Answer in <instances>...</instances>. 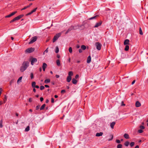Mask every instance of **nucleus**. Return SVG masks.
<instances>
[{
  "label": "nucleus",
  "mask_w": 148,
  "mask_h": 148,
  "mask_svg": "<svg viewBox=\"0 0 148 148\" xmlns=\"http://www.w3.org/2000/svg\"><path fill=\"white\" fill-rule=\"evenodd\" d=\"M29 62L28 61H25L24 62L20 69V71L23 72L29 66Z\"/></svg>",
  "instance_id": "1"
},
{
  "label": "nucleus",
  "mask_w": 148,
  "mask_h": 148,
  "mask_svg": "<svg viewBox=\"0 0 148 148\" xmlns=\"http://www.w3.org/2000/svg\"><path fill=\"white\" fill-rule=\"evenodd\" d=\"M61 33H59L56 34L53 37V42H55L57 40L58 38L61 36Z\"/></svg>",
  "instance_id": "2"
},
{
  "label": "nucleus",
  "mask_w": 148,
  "mask_h": 148,
  "mask_svg": "<svg viewBox=\"0 0 148 148\" xmlns=\"http://www.w3.org/2000/svg\"><path fill=\"white\" fill-rule=\"evenodd\" d=\"M37 39V37L36 36H35L32 37L29 43V44H30L33 43L35 42Z\"/></svg>",
  "instance_id": "3"
},
{
  "label": "nucleus",
  "mask_w": 148,
  "mask_h": 148,
  "mask_svg": "<svg viewBox=\"0 0 148 148\" xmlns=\"http://www.w3.org/2000/svg\"><path fill=\"white\" fill-rule=\"evenodd\" d=\"M95 45L97 49L98 50H100L101 48V45L99 42H96L95 43Z\"/></svg>",
  "instance_id": "4"
},
{
  "label": "nucleus",
  "mask_w": 148,
  "mask_h": 148,
  "mask_svg": "<svg viewBox=\"0 0 148 148\" xmlns=\"http://www.w3.org/2000/svg\"><path fill=\"white\" fill-rule=\"evenodd\" d=\"M34 50V49L33 48H29L27 49L25 51V52L30 53L33 52Z\"/></svg>",
  "instance_id": "5"
},
{
  "label": "nucleus",
  "mask_w": 148,
  "mask_h": 148,
  "mask_svg": "<svg viewBox=\"0 0 148 148\" xmlns=\"http://www.w3.org/2000/svg\"><path fill=\"white\" fill-rule=\"evenodd\" d=\"M76 29V28H74V27H73V26H72L68 29V30L65 33V34H67L69 32L72 30H75Z\"/></svg>",
  "instance_id": "6"
},
{
  "label": "nucleus",
  "mask_w": 148,
  "mask_h": 148,
  "mask_svg": "<svg viewBox=\"0 0 148 148\" xmlns=\"http://www.w3.org/2000/svg\"><path fill=\"white\" fill-rule=\"evenodd\" d=\"M37 61V60L36 58H32L31 61V64L32 65H33L34 64V63L36 62Z\"/></svg>",
  "instance_id": "7"
},
{
  "label": "nucleus",
  "mask_w": 148,
  "mask_h": 148,
  "mask_svg": "<svg viewBox=\"0 0 148 148\" xmlns=\"http://www.w3.org/2000/svg\"><path fill=\"white\" fill-rule=\"evenodd\" d=\"M17 11H15L12 12L10 14L5 16V18H9L14 15L17 13Z\"/></svg>",
  "instance_id": "8"
},
{
  "label": "nucleus",
  "mask_w": 148,
  "mask_h": 148,
  "mask_svg": "<svg viewBox=\"0 0 148 148\" xmlns=\"http://www.w3.org/2000/svg\"><path fill=\"white\" fill-rule=\"evenodd\" d=\"M102 22L101 21H100L99 22L97 23L94 26V27H97L100 26L101 25Z\"/></svg>",
  "instance_id": "9"
},
{
  "label": "nucleus",
  "mask_w": 148,
  "mask_h": 148,
  "mask_svg": "<svg viewBox=\"0 0 148 148\" xmlns=\"http://www.w3.org/2000/svg\"><path fill=\"white\" fill-rule=\"evenodd\" d=\"M136 107H138L140 106L141 104L138 101H137L136 103Z\"/></svg>",
  "instance_id": "10"
},
{
  "label": "nucleus",
  "mask_w": 148,
  "mask_h": 148,
  "mask_svg": "<svg viewBox=\"0 0 148 148\" xmlns=\"http://www.w3.org/2000/svg\"><path fill=\"white\" fill-rule=\"evenodd\" d=\"M71 79V77L70 76H68L66 78V81L67 82H70Z\"/></svg>",
  "instance_id": "11"
},
{
  "label": "nucleus",
  "mask_w": 148,
  "mask_h": 148,
  "mask_svg": "<svg viewBox=\"0 0 148 148\" xmlns=\"http://www.w3.org/2000/svg\"><path fill=\"white\" fill-rule=\"evenodd\" d=\"M129 40L128 39H126L125 40L124 44L125 45H127L129 44Z\"/></svg>",
  "instance_id": "12"
},
{
  "label": "nucleus",
  "mask_w": 148,
  "mask_h": 148,
  "mask_svg": "<svg viewBox=\"0 0 148 148\" xmlns=\"http://www.w3.org/2000/svg\"><path fill=\"white\" fill-rule=\"evenodd\" d=\"M115 124V123L114 122H113L112 123H111L110 124V126L111 127L112 129H113L114 126Z\"/></svg>",
  "instance_id": "13"
},
{
  "label": "nucleus",
  "mask_w": 148,
  "mask_h": 148,
  "mask_svg": "<svg viewBox=\"0 0 148 148\" xmlns=\"http://www.w3.org/2000/svg\"><path fill=\"white\" fill-rule=\"evenodd\" d=\"M91 58L90 56H89L87 58V62L88 63H90L91 62Z\"/></svg>",
  "instance_id": "14"
},
{
  "label": "nucleus",
  "mask_w": 148,
  "mask_h": 148,
  "mask_svg": "<svg viewBox=\"0 0 148 148\" xmlns=\"http://www.w3.org/2000/svg\"><path fill=\"white\" fill-rule=\"evenodd\" d=\"M103 133L102 132L100 133H97L96 134V136H99L102 135Z\"/></svg>",
  "instance_id": "15"
},
{
  "label": "nucleus",
  "mask_w": 148,
  "mask_h": 148,
  "mask_svg": "<svg viewBox=\"0 0 148 148\" xmlns=\"http://www.w3.org/2000/svg\"><path fill=\"white\" fill-rule=\"evenodd\" d=\"M32 4V3L30 4L28 6H25V7H24L23 8V9H21V10H25V9H26V8L29 7H30V6H31Z\"/></svg>",
  "instance_id": "16"
},
{
  "label": "nucleus",
  "mask_w": 148,
  "mask_h": 148,
  "mask_svg": "<svg viewBox=\"0 0 148 148\" xmlns=\"http://www.w3.org/2000/svg\"><path fill=\"white\" fill-rule=\"evenodd\" d=\"M124 137L126 139H129V135L126 133L124 134Z\"/></svg>",
  "instance_id": "17"
},
{
  "label": "nucleus",
  "mask_w": 148,
  "mask_h": 148,
  "mask_svg": "<svg viewBox=\"0 0 148 148\" xmlns=\"http://www.w3.org/2000/svg\"><path fill=\"white\" fill-rule=\"evenodd\" d=\"M72 82L73 84H75L77 83V81L75 78H73L72 80Z\"/></svg>",
  "instance_id": "18"
},
{
  "label": "nucleus",
  "mask_w": 148,
  "mask_h": 148,
  "mask_svg": "<svg viewBox=\"0 0 148 148\" xmlns=\"http://www.w3.org/2000/svg\"><path fill=\"white\" fill-rule=\"evenodd\" d=\"M45 106L46 105L45 104H43L40 108V110H43L44 109Z\"/></svg>",
  "instance_id": "19"
},
{
  "label": "nucleus",
  "mask_w": 148,
  "mask_h": 148,
  "mask_svg": "<svg viewBox=\"0 0 148 148\" xmlns=\"http://www.w3.org/2000/svg\"><path fill=\"white\" fill-rule=\"evenodd\" d=\"M99 16L98 15H96L94 16H93V17H91L89 18V20H92L94 19H95L96 18L98 17Z\"/></svg>",
  "instance_id": "20"
},
{
  "label": "nucleus",
  "mask_w": 148,
  "mask_h": 148,
  "mask_svg": "<svg viewBox=\"0 0 148 148\" xmlns=\"http://www.w3.org/2000/svg\"><path fill=\"white\" fill-rule=\"evenodd\" d=\"M36 82H33L32 83V86L33 88H35L36 85Z\"/></svg>",
  "instance_id": "21"
},
{
  "label": "nucleus",
  "mask_w": 148,
  "mask_h": 148,
  "mask_svg": "<svg viewBox=\"0 0 148 148\" xmlns=\"http://www.w3.org/2000/svg\"><path fill=\"white\" fill-rule=\"evenodd\" d=\"M50 82V80L49 79H46L45 81V84H47L48 83H49Z\"/></svg>",
  "instance_id": "22"
},
{
  "label": "nucleus",
  "mask_w": 148,
  "mask_h": 148,
  "mask_svg": "<svg viewBox=\"0 0 148 148\" xmlns=\"http://www.w3.org/2000/svg\"><path fill=\"white\" fill-rule=\"evenodd\" d=\"M129 49V46L127 45H126L125 48V50L126 51H128Z\"/></svg>",
  "instance_id": "23"
},
{
  "label": "nucleus",
  "mask_w": 148,
  "mask_h": 148,
  "mask_svg": "<svg viewBox=\"0 0 148 148\" xmlns=\"http://www.w3.org/2000/svg\"><path fill=\"white\" fill-rule=\"evenodd\" d=\"M130 144V143L128 141H126L124 143V145L126 147L128 146Z\"/></svg>",
  "instance_id": "24"
},
{
  "label": "nucleus",
  "mask_w": 148,
  "mask_h": 148,
  "mask_svg": "<svg viewBox=\"0 0 148 148\" xmlns=\"http://www.w3.org/2000/svg\"><path fill=\"white\" fill-rule=\"evenodd\" d=\"M56 64L58 66H59L60 65V62L59 60L58 59L56 60Z\"/></svg>",
  "instance_id": "25"
},
{
  "label": "nucleus",
  "mask_w": 148,
  "mask_h": 148,
  "mask_svg": "<svg viewBox=\"0 0 148 148\" xmlns=\"http://www.w3.org/2000/svg\"><path fill=\"white\" fill-rule=\"evenodd\" d=\"M69 75L68 76H70V77H71V76H72L73 75V72L72 71H70L69 73L68 74Z\"/></svg>",
  "instance_id": "26"
},
{
  "label": "nucleus",
  "mask_w": 148,
  "mask_h": 148,
  "mask_svg": "<svg viewBox=\"0 0 148 148\" xmlns=\"http://www.w3.org/2000/svg\"><path fill=\"white\" fill-rule=\"evenodd\" d=\"M22 77H21L18 78V80H17V83L18 84L19 82H21V80H22Z\"/></svg>",
  "instance_id": "27"
},
{
  "label": "nucleus",
  "mask_w": 148,
  "mask_h": 148,
  "mask_svg": "<svg viewBox=\"0 0 148 148\" xmlns=\"http://www.w3.org/2000/svg\"><path fill=\"white\" fill-rule=\"evenodd\" d=\"M81 49H82L83 50H85L86 48V46L84 45H82L81 46Z\"/></svg>",
  "instance_id": "28"
},
{
  "label": "nucleus",
  "mask_w": 148,
  "mask_h": 148,
  "mask_svg": "<svg viewBox=\"0 0 148 148\" xmlns=\"http://www.w3.org/2000/svg\"><path fill=\"white\" fill-rule=\"evenodd\" d=\"M59 49L58 46L56 47L55 50V52L56 53H57L59 52Z\"/></svg>",
  "instance_id": "29"
},
{
  "label": "nucleus",
  "mask_w": 148,
  "mask_h": 148,
  "mask_svg": "<svg viewBox=\"0 0 148 148\" xmlns=\"http://www.w3.org/2000/svg\"><path fill=\"white\" fill-rule=\"evenodd\" d=\"M14 21H16L18 20L19 19H20V18L18 17V16H17L15 18H13Z\"/></svg>",
  "instance_id": "30"
},
{
  "label": "nucleus",
  "mask_w": 148,
  "mask_h": 148,
  "mask_svg": "<svg viewBox=\"0 0 148 148\" xmlns=\"http://www.w3.org/2000/svg\"><path fill=\"white\" fill-rule=\"evenodd\" d=\"M47 64L45 63H43L42 65V68H46L47 67Z\"/></svg>",
  "instance_id": "31"
},
{
  "label": "nucleus",
  "mask_w": 148,
  "mask_h": 148,
  "mask_svg": "<svg viewBox=\"0 0 148 148\" xmlns=\"http://www.w3.org/2000/svg\"><path fill=\"white\" fill-rule=\"evenodd\" d=\"M29 130V126H28L25 129V131L26 132H28Z\"/></svg>",
  "instance_id": "32"
},
{
  "label": "nucleus",
  "mask_w": 148,
  "mask_h": 148,
  "mask_svg": "<svg viewBox=\"0 0 148 148\" xmlns=\"http://www.w3.org/2000/svg\"><path fill=\"white\" fill-rule=\"evenodd\" d=\"M139 34L140 35H143V33L142 30V29L140 27L139 29Z\"/></svg>",
  "instance_id": "33"
},
{
  "label": "nucleus",
  "mask_w": 148,
  "mask_h": 148,
  "mask_svg": "<svg viewBox=\"0 0 148 148\" xmlns=\"http://www.w3.org/2000/svg\"><path fill=\"white\" fill-rule=\"evenodd\" d=\"M122 147V145L121 144H119L117 146V148H121Z\"/></svg>",
  "instance_id": "34"
},
{
  "label": "nucleus",
  "mask_w": 148,
  "mask_h": 148,
  "mask_svg": "<svg viewBox=\"0 0 148 148\" xmlns=\"http://www.w3.org/2000/svg\"><path fill=\"white\" fill-rule=\"evenodd\" d=\"M6 100H7V97H6V95H4V99H3V100L4 101V103H5Z\"/></svg>",
  "instance_id": "35"
},
{
  "label": "nucleus",
  "mask_w": 148,
  "mask_h": 148,
  "mask_svg": "<svg viewBox=\"0 0 148 148\" xmlns=\"http://www.w3.org/2000/svg\"><path fill=\"white\" fill-rule=\"evenodd\" d=\"M69 52L70 53H72V48H71V47H70L69 48Z\"/></svg>",
  "instance_id": "36"
},
{
  "label": "nucleus",
  "mask_w": 148,
  "mask_h": 148,
  "mask_svg": "<svg viewBox=\"0 0 148 148\" xmlns=\"http://www.w3.org/2000/svg\"><path fill=\"white\" fill-rule=\"evenodd\" d=\"M30 77H31V79H32L33 78H34V74H33V73H31L30 74Z\"/></svg>",
  "instance_id": "37"
},
{
  "label": "nucleus",
  "mask_w": 148,
  "mask_h": 148,
  "mask_svg": "<svg viewBox=\"0 0 148 148\" xmlns=\"http://www.w3.org/2000/svg\"><path fill=\"white\" fill-rule=\"evenodd\" d=\"M3 127L2 122V121H0V127L2 128Z\"/></svg>",
  "instance_id": "38"
},
{
  "label": "nucleus",
  "mask_w": 148,
  "mask_h": 148,
  "mask_svg": "<svg viewBox=\"0 0 148 148\" xmlns=\"http://www.w3.org/2000/svg\"><path fill=\"white\" fill-rule=\"evenodd\" d=\"M134 144H135V143L134 142H131V143H130V146L132 147H133L134 145Z\"/></svg>",
  "instance_id": "39"
},
{
  "label": "nucleus",
  "mask_w": 148,
  "mask_h": 148,
  "mask_svg": "<svg viewBox=\"0 0 148 148\" xmlns=\"http://www.w3.org/2000/svg\"><path fill=\"white\" fill-rule=\"evenodd\" d=\"M140 128L141 129H144L145 128V127L143 126V125H140Z\"/></svg>",
  "instance_id": "40"
},
{
  "label": "nucleus",
  "mask_w": 148,
  "mask_h": 148,
  "mask_svg": "<svg viewBox=\"0 0 148 148\" xmlns=\"http://www.w3.org/2000/svg\"><path fill=\"white\" fill-rule=\"evenodd\" d=\"M138 132L139 133H142L143 132V131L142 130V129H140L138 130Z\"/></svg>",
  "instance_id": "41"
},
{
  "label": "nucleus",
  "mask_w": 148,
  "mask_h": 148,
  "mask_svg": "<svg viewBox=\"0 0 148 148\" xmlns=\"http://www.w3.org/2000/svg\"><path fill=\"white\" fill-rule=\"evenodd\" d=\"M37 8H35L34 9H33V10H32V13H33V12H35L36 10H37Z\"/></svg>",
  "instance_id": "42"
},
{
  "label": "nucleus",
  "mask_w": 148,
  "mask_h": 148,
  "mask_svg": "<svg viewBox=\"0 0 148 148\" xmlns=\"http://www.w3.org/2000/svg\"><path fill=\"white\" fill-rule=\"evenodd\" d=\"M40 88L41 90H42L45 88V87L43 86H41L40 87Z\"/></svg>",
  "instance_id": "43"
},
{
  "label": "nucleus",
  "mask_w": 148,
  "mask_h": 148,
  "mask_svg": "<svg viewBox=\"0 0 148 148\" xmlns=\"http://www.w3.org/2000/svg\"><path fill=\"white\" fill-rule=\"evenodd\" d=\"M116 142L118 143H121V141L119 140H116Z\"/></svg>",
  "instance_id": "44"
},
{
  "label": "nucleus",
  "mask_w": 148,
  "mask_h": 148,
  "mask_svg": "<svg viewBox=\"0 0 148 148\" xmlns=\"http://www.w3.org/2000/svg\"><path fill=\"white\" fill-rule=\"evenodd\" d=\"M51 102L52 103H53L54 102V99L53 98H51Z\"/></svg>",
  "instance_id": "45"
},
{
  "label": "nucleus",
  "mask_w": 148,
  "mask_h": 148,
  "mask_svg": "<svg viewBox=\"0 0 148 148\" xmlns=\"http://www.w3.org/2000/svg\"><path fill=\"white\" fill-rule=\"evenodd\" d=\"M40 106H36V110H38L39 108V107H40Z\"/></svg>",
  "instance_id": "46"
},
{
  "label": "nucleus",
  "mask_w": 148,
  "mask_h": 148,
  "mask_svg": "<svg viewBox=\"0 0 148 148\" xmlns=\"http://www.w3.org/2000/svg\"><path fill=\"white\" fill-rule=\"evenodd\" d=\"M32 12L31 11V12H30L29 13L26 14V16L29 15H30L32 14Z\"/></svg>",
  "instance_id": "47"
},
{
  "label": "nucleus",
  "mask_w": 148,
  "mask_h": 148,
  "mask_svg": "<svg viewBox=\"0 0 148 148\" xmlns=\"http://www.w3.org/2000/svg\"><path fill=\"white\" fill-rule=\"evenodd\" d=\"M48 47L45 50V51H44V52H45V53H47L48 52Z\"/></svg>",
  "instance_id": "48"
},
{
  "label": "nucleus",
  "mask_w": 148,
  "mask_h": 148,
  "mask_svg": "<svg viewBox=\"0 0 148 148\" xmlns=\"http://www.w3.org/2000/svg\"><path fill=\"white\" fill-rule=\"evenodd\" d=\"M111 139H109L108 141L111 140L113 139V135H111Z\"/></svg>",
  "instance_id": "49"
},
{
  "label": "nucleus",
  "mask_w": 148,
  "mask_h": 148,
  "mask_svg": "<svg viewBox=\"0 0 148 148\" xmlns=\"http://www.w3.org/2000/svg\"><path fill=\"white\" fill-rule=\"evenodd\" d=\"M20 18V19L21 18H22L23 16V15H21L18 16Z\"/></svg>",
  "instance_id": "50"
},
{
  "label": "nucleus",
  "mask_w": 148,
  "mask_h": 148,
  "mask_svg": "<svg viewBox=\"0 0 148 148\" xmlns=\"http://www.w3.org/2000/svg\"><path fill=\"white\" fill-rule=\"evenodd\" d=\"M121 106H125V104H124L123 103V101H122V102H121Z\"/></svg>",
  "instance_id": "51"
},
{
  "label": "nucleus",
  "mask_w": 148,
  "mask_h": 148,
  "mask_svg": "<svg viewBox=\"0 0 148 148\" xmlns=\"http://www.w3.org/2000/svg\"><path fill=\"white\" fill-rule=\"evenodd\" d=\"M79 75H76L75 76V79H77L79 77Z\"/></svg>",
  "instance_id": "52"
},
{
  "label": "nucleus",
  "mask_w": 148,
  "mask_h": 148,
  "mask_svg": "<svg viewBox=\"0 0 148 148\" xmlns=\"http://www.w3.org/2000/svg\"><path fill=\"white\" fill-rule=\"evenodd\" d=\"M40 101H42L43 100V97H41L40 98Z\"/></svg>",
  "instance_id": "53"
},
{
  "label": "nucleus",
  "mask_w": 148,
  "mask_h": 148,
  "mask_svg": "<svg viewBox=\"0 0 148 148\" xmlns=\"http://www.w3.org/2000/svg\"><path fill=\"white\" fill-rule=\"evenodd\" d=\"M79 52L80 53H81L82 52V50L81 49H79Z\"/></svg>",
  "instance_id": "54"
},
{
  "label": "nucleus",
  "mask_w": 148,
  "mask_h": 148,
  "mask_svg": "<svg viewBox=\"0 0 148 148\" xmlns=\"http://www.w3.org/2000/svg\"><path fill=\"white\" fill-rule=\"evenodd\" d=\"M135 80H133V81L132 82V85H133L135 83Z\"/></svg>",
  "instance_id": "55"
},
{
  "label": "nucleus",
  "mask_w": 148,
  "mask_h": 148,
  "mask_svg": "<svg viewBox=\"0 0 148 148\" xmlns=\"http://www.w3.org/2000/svg\"><path fill=\"white\" fill-rule=\"evenodd\" d=\"M3 91V89L1 88H0V92H1Z\"/></svg>",
  "instance_id": "56"
},
{
  "label": "nucleus",
  "mask_w": 148,
  "mask_h": 148,
  "mask_svg": "<svg viewBox=\"0 0 148 148\" xmlns=\"http://www.w3.org/2000/svg\"><path fill=\"white\" fill-rule=\"evenodd\" d=\"M15 21L14 19H13L10 22V23H12L14 22Z\"/></svg>",
  "instance_id": "57"
},
{
  "label": "nucleus",
  "mask_w": 148,
  "mask_h": 148,
  "mask_svg": "<svg viewBox=\"0 0 148 148\" xmlns=\"http://www.w3.org/2000/svg\"><path fill=\"white\" fill-rule=\"evenodd\" d=\"M56 77L57 78H59V75H56Z\"/></svg>",
  "instance_id": "58"
},
{
  "label": "nucleus",
  "mask_w": 148,
  "mask_h": 148,
  "mask_svg": "<svg viewBox=\"0 0 148 148\" xmlns=\"http://www.w3.org/2000/svg\"><path fill=\"white\" fill-rule=\"evenodd\" d=\"M29 102H31L32 101V99L31 98H29Z\"/></svg>",
  "instance_id": "59"
},
{
  "label": "nucleus",
  "mask_w": 148,
  "mask_h": 148,
  "mask_svg": "<svg viewBox=\"0 0 148 148\" xmlns=\"http://www.w3.org/2000/svg\"><path fill=\"white\" fill-rule=\"evenodd\" d=\"M45 87H46V88H48L49 87V86L48 85H45Z\"/></svg>",
  "instance_id": "60"
},
{
  "label": "nucleus",
  "mask_w": 148,
  "mask_h": 148,
  "mask_svg": "<svg viewBox=\"0 0 148 148\" xmlns=\"http://www.w3.org/2000/svg\"><path fill=\"white\" fill-rule=\"evenodd\" d=\"M65 92L64 90H61V92Z\"/></svg>",
  "instance_id": "61"
},
{
  "label": "nucleus",
  "mask_w": 148,
  "mask_h": 148,
  "mask_svg": "<svg viewBox=\"0 0 148 148\" xmlns=\"http://www.w3.org/2000/svg\"><path fill=\"white\" fill-rule=\"evenodd\" d=\"M35 88H39V86L38 85L36 86H35Z\"/></svg>",
  "instance_id": "62"
},
{
  "label": "nucleus",
  "mask_w": 148,
  "mask_h": 148,
  "mask_svg": "<svg viewBox=\"0 0 148 148\" xmlns=\"http://www.w3.org/2000/svg\"><path fill=\"white\" fill-rule=\"evenodd\" d=\"M49 102V100L48 99H47L46 100V103H48Z\"/></svg>",
  "instance_id": "63"
},
{
  "label": "nucleus",
  "mask_w": 148,
  "mask_h": 148,
  "mask_svg": "<svg viewBox=\"0 0 148 148\" xmlns=\"http://www.w3.org/2000/svg\"><path fill=\"white\" fill-rule=\"evenodd\" d=\"M139 148V146H138V145H137V146H136L135 147V148Z\"/></svg>",
  "instance_id": "64"
}]
</instances>
